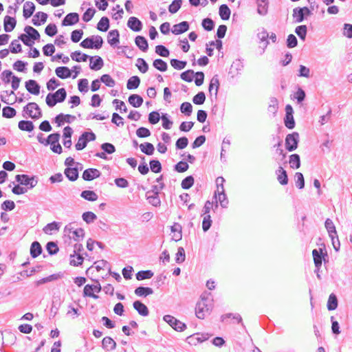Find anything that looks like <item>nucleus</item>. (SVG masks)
<instances>
[{"instance_id": "nucleus-59", "label": "nucleus", "mask_w": 352, "mask_h": 352, "mask_svg": "<svg viewBox=\"0 0 352 352\" xmlns=\"http://www.w3.org/2000/svg\"><path fill=\"white\" fill-rule=\"evenodd\" d=\"M171 66L177 70H182L184 69L187 65L186 60H180L176 58H173L170 61Z\"/></svg>"}, {"instance_id": "nucleus-54", "label": "nucleus", "mask_w": 352, "mask_h": 352, "mask_svg": "<svg viewBox=\"0 0 352 352\" xmlns=\"http://www.w3.org/2000/svg\"><path fill=\"white\" fill-rule=\"evenodd\" d=\"M324 226L328 232L329 236H334V234H338L336 226L331 219L329 218L327 219L324 222Z\"/></svg>"}, {"instance_id": "nucleus-24", "label": "nucleus", "mask_w": 352, "mask_h": 352, "mask_svg": "<svg viewBox=\"0 0 352 352\" xmlns=\"http://www.w3.org/2000/svg\"><path fill=\"white\" fill-rule=\"evenodd\" d=\"M35 5L32 1H26L23 5V16L27 19L31 17L35 11Z\"/></svg>"}, {"instance_id": "nucleus-27", "label": "nucleus", "mask_w": 352, "mask_h": 352, "mask_svg": "<svg viewBox=\"0 0 352 352\" xmlns=\"http://www.w3.org/2000/svg\"><path fill=\"white\" fill-rule=\"evenodd\" d=\"M28 108H32L36 110V113L35 114H30V118L34 120L39 119L42 117V111L39 107V106L36 102H29L23 107V111H28Z\"/></svg>"}, {"instance_id": "nucleus-37", "label": "nucleus", "mask_w": 352, "mask_h": 352, "mask_svg": "<svg viewBox=\"0 0 352 352\" xmlns=\"http://www.w3.org/2000/svg\"><path fill=\"white\" fill-rule=\"evenodd\" d=\"M182 227L179 223H175L173 226H171L170 230L172 232H174L173 239L175 241H179L182 239Z\"/></svg>"}, {"instance_id": "nucleus-47", "label": "nucleus", "mask_w": 352, "mask_h": 352, "mask_svg": "<svg viewBox=\"0 0 352 352\" xmlns=\"http://www.w3.org/2000/svg\"><path fill=\"white\" fill-rule=\"evenodd\" d=\"M327 309L329 311H333L338 307V298L336 294H331L327 301Z\"/></svg>"}, {"instance_id": "nucleus-58", "label": "nucleus", "mask_w": 352, "mask_h": 352, "mask_svg": "<svg viewBox=\"0 0 352 352\" xmlns=\"http://www.w3.org/2000/svg\"><path fill=\"white\" fill-rule=\"evenodd\" d=\"M136 66L138 67L139 71L142 74H145L148 70V64L142 58H138L137 59Z\"/></svg>"}, {"instance_id": "nucleus-13", "label": "nucleus", "mask_w": 352, "mask_h": 352, "mask_svg": "<svg viewBox=\"0 0 352 352\" xmlns=\"http://www.w3.org/2000/svg\"><path fill=\"white\" fill-rule=\"evenodd\" d=\"M79 21V14L77 12L67 14L61 21L62 26H72Z\"/></svg>"}, {"instance_id": "nucleus-36", "label": "nucleus", "mask_w": 352, "mask_h": 352, "mask_svg": "<svg viewBox=\"0 0 352 352\" xmlns=\"http://www.w3.org/2000/svg\"><path fill=\"white\" fill-rule=\"evenodd\" d=\"M18 127L21 131L32 132L34 129V123L30 120H21L18 123Z\"/></svg>"}, {"instance_id": "nucleus-42", "label": "nucleus", "mask_w": 352, "mask_h": 352, "mask_svg": "<svg viewBox=\"0 0 352 352\" xmlns=\"http://www.w3.org/2000/svg\"><path fill=\"white\" fill-rule=\"evenodd\" d=\"M80 197L89 201H95L98 199V195L93 190H85L81 192Z\"/></svg>"}, {"instance_id": "nucleus-35", "label": "nucleus", "mask_w": 352, "mask_h": 352, "mask_svg": "<svg viewBox=\"0 0 352 352\" xmlns=\"http://www.w3.org/2000/svg\"><path fill=\"white\" fill-rule=\"evenodd\" d=\"M43 252V249L40 243L35 241L32 243L30 246V256L33 258H37Z\"/></svg>"}, {"instance_id": "nucleus-53", "label": "nucleus", "mask_w": 352, "mask_h": 352, "mask_svg": "<svg viewBox=\"0 0 352 352\" xmlns=\"http://www.w3.org/2000/svg\"><path fill=\"white\" fill-rule=\"evenodd\" d=\"M84 258L82 254H78L77 255L71 254L69 264L72 266H80L82 264Z\"/></svg>"}, {"instance_id": "nucleus-9", "label": "nucleus", "mask_w": 352, "mask_h": 352, "mask_svg": "<svg viewBox=\"0 0 352 352\" xmlns=\"http://www.w3.org/2000/svg\"><path fill=\"white\" fill-rule=\"evenodd\" d=\"M212 335L208 333H196L188 336L186 341L190 345H197L208 340Z\"/></svg>"}, {"instance_id": "nucleus-43", "label": "nucleus", "mask_w": 352, "mask_h": 352, "mask_svg": "<svg viewBox=\"0 0 352 352\" xmlns=\"http://www.w3.org/2000/svg\"><path fill=\"white\" fill-rule=\"evenodd\" d=\"M140 84V78L138 76H131L126 82V87L129 90L137 89Z\"/></svg>"}, {"instance_id": "nucleus-7", "label": "nucleus", "mask_w": 352, "mask_h": 352, "mask_svg": "<svg viewBox=\"0 0 352 352\" xmlns=\"http://www.w3.org/2000/svg\"><path fill=\"white\" fill-rule=\"evenodd\" d=\"M163 320L177 331L182 332L187 328L185 323L181 322L173 316L165 315L163 317Z\"/></svg>"}, {"instance_id": "nucleus-46", "label": "nucleus", "mask_w": 352, "mask_h": 352, "mask_svg": "<svg viewBox=\"0 0 352 352\" xmlns=\"http://www.w3.org/2000/svg\"><path fill=\"white\" fill-rule=\"evenodd\" d=\"M154 275V273L150 270H140L135 274V278L138 280H143L145 279L151 278Z\"/></svg>"}, {"instance_id": "nucleus-64", "label": "nucleus", "mask_w": 352, "mask_h": 352, "mask_svg": "<svg viewBox=\"0 0 352 352\" xmlns=\"http://www.w3.org/2000/svg\"><path fill=\"white\" fill-rule=\"evenodd\" d=\"M82 218L84 221L89 224L94 222V221L97 219V216L93 212L87 211L82 214Z\"/></svg>"}, {"instance_id": "nucleus-28", "label": "nucleus", "mask_w": 352, "mask_h": 352, "mask_svg": "<svg viewBox=\"0 0 352 352\" xmlns=\"http://www.w3.org/2000/svg\"><path fill=\"white\" fill-rule=\"evenodd\" d=\"M55 74L58 78L66 79L71 77V69L66 66L58 67L55 69Z\"/></svg>"}, {"instance_id": "nucleus-20", "label": "nucleus", "mask_w": 352, "mask_h": 352, "mask_svg": "<svg viewBox=\"0 0 352 352\" xmlns=\"http://www.w3.org/2000/svg\"><path fill=\"white\" fill-rule=\"evenodd\" d=\"M312 256L314 262H326V258H328V254L326 250L320 248L319 250L314 249L312 250Z\"/></svg>"}, {"instance_id": "nucleus-21", "label": "nucleus", "mask_w": 352, "mask_h": 352, "mask_svg": "<svg viewBox=\"0 0 352 352\" xmlns=\"http://www.w3.org/2000/svg\"><path fill=\"white\" fill-rule=\"evenodd\" d=\"M63 276V274L62 272H59L57 274H53L50 275L47 277L43 278L40 280H38L34 283L35 287H39L43 284H45L49 282L56 280L59 278H61Z\"/></svg>"}, {"instance_id": "nucleus-19", "label": "nucleus", "mask_w": 352, "mask_h": 352, "mask_svg": "<svg viewBox=\"0 0 352 352\" xmlns=\"http://www.w3.org/2000/svg\"><path fill=\"white\" fill-rule=\"evenodd\" d=\"M189 23L188 21H184L177 24H175L171 29V32L173 34L178 35L187 32L189 30Z\"/></svg>"}, {"instance_id": "nucleus-60", "label": "nucleus", "mask_w": 352, "mask_h": 352, "mask_svg": "<svg viewBox=\"0 0 352 352\" xmlns=\"http://www.w3.org/2000/svg\"><path fill=\"white\" fill-rule=\"evenodd\" d=\"M85 138V135L82 133L78 138V142L75 144V148L77 151H82L87 146L89 140H86Z\"/></svg>"}, {"instance_id": "nucleus-5", "label": "nucleus", "mask_w": 352, "mask_h": 352, "mask_svg": "<svg viewBox=\"0 0 352 352\" xmlns=\"http://www.w3.org/2000/svg\"><path fill=\"white\" fill-rule=\"evenodd\" d=\"M15 180L20 185L25 186L28 189H32L36 186L38 184V177L33 175L30 176L26 174L16 175L15 176Z\"/></svg>"}, {"instance_id": "nucleus-39", "label": "nucleus", "mask_w": 352, "mask_h": 352, "mask_svg": "<svg viewBox=\"0 0 352 352\" xmlns=\"http://www.w3.org/2000/svg\"><path fill=\"white\" fill-rule=\"evenodd\" d=\"M219 14L221 19L223 21H227L230 19L231 10L226 4H222L219 8Z\"/></svg>"}, {"instance_id": "nucleus-14", "label": "nucleus", "mask_w": 352, "mask_h": 352, "mask_svg": "<svg viewBox=\"0 0 352 352\" xmlns=\"http://www.w3.org/2000/svg\"><path fill=\"white\" fill-rule=\"evenodd\" d=\"M101 175L99 170L94 168H89L84 170L82 173V178L85 181H91L94 179L98 178Z\"/></svg>"}, {"instance_id": "nucleus-12", "label": "nucleus", "mask_w": 352, "mask_h": 352, "mask_svg": "<svg viewBox=\"0 0 352 352\" xmlns=\"http://www.w3.org/2000/svg\"><path fill=\"white\" fill-rule=\"evenodd\" d=\"M214 198L215 199V208H218V201L222 208H227L228 199L224 189L221 190H217V192H214Z\"/></svg>"}, {"instance_id": "nucleus-2", "label": "nucleus", "mask_w": 352, "mask_h": 352, "mask_svg": "<svg viewBox=\"0 0 352 352\" xmlns=\"http://www.w3.org/2000/svg\"><path fill=\"white\" fill-rule=\"evenodd\" d=\"M67 97V91L65 88H60L54 93H49L45 98L47 105L52 108L57 103L65 101Z\"/></svg>"}, {"instance_id": "nucleus-41", "label": "nucleus", "mask_w": 352, "mask_h": 352, "mask_svg": "<svg viewBox=\"0 0 352 352\" xmlns=\"http://www.w3.org/2000/svg\"><path fill=\"white\" fill-rule=\"evenodd\" d=\"M109 27V18L107 16H102L98 23L96 28L100 32H107Z\"/></svg>"}, {"instance_id": "nucleus-8", "label": "nucleus", "mask_w": 352, "mask_h": 352, "mask_svg": "<svg viewBox=\"0 0 352 352\" xmlns=\"http://www.w3.org/2000/svg\"><path fill=\"white\" fill-rule=\"evenodd\" d=\"M311 14V12L307 7L295 8L293 10V18L296 23L302 22L307 16Z\"/></svg>"}, {"instance_id": "nucleus-50", "label": "nucleus", "mask_w": 352, "mask_h": 352, "mask_svg": "<svg viewBox=\"0 0 352 352\" xmlns=\"http://www.w3.org/2000/svg\"><path fill=\"white\" fill-rule=\"evenodd\" d=\"M153 66L157 70L164 72L168 69V65L166 61L161 58L155 59L153 63Z\"/></svg>"}, {"instance_id": "nucleus-29", "label": "nucleus", "mask_w": 352, "mask_h": 352, "mask_svg": "<svg viewBox=\"0 0 352 352\" xmlns=\"http://www.w3.org/2000/svg\"><path fill=\"white\" fill-rule=\"evenodd\" d=\"M276 175H277V180L281 185H287L288 184V176L287 171L279 166L276 170Z\"/></svg>"}, {"instance_id": "nucleus-38", "label": "nucleus", "mask_w": 352, "mask_h": 352, "mask_svg": "<svg viewBox=\"0 0 352 352\" xmlns=\"http://www.w3.org/2000/svg\"><path fill=\"white\" fill-rule=\"evenodd\" d=\"M214 87H215L214 95H215V98L217 99L218 91H219V87H220L219 76L217 74L214 75L213 77L212 78V79L210 80L209 87H208V90L210 94L212 93V91Z\"/></svg>"}, {"instance_id": "nucleus-51", "label": "nucleus", "mask_w": 352, "mask_h": 352, "mask_svg": "<svg viewBox=\"0 0 352 352\" xmlns=\"http://www.w3.org/2000/svg\"><path fill=\"white\" fill-rule=\"evenodd\" d=\"M295 33L298 35L302 41H305L307 34V27L306 25H300L296 28Z\"/></svg>"}, {"instance_id": "nucleus-31", "label": "nucleus", "mask_w": 352, "mask_h": 352, "mask_svg": "<svg viewBox=\"0 0 352 352\" xmlns=\"http://www.w3.org/2000/svg\"><path fill=\"white\" fill-rule=\"evenodd\" d=\"M134 293L139 297H146L153 294V289L149 287L139 286L134 290Z\"/></svg>"}, {"instance_id": "nucleus-6", "label": "nucleus", "mask_w": 352, "mask_h": 352, "mask_svg": "<svg viewBox=\"0 0 352 352\" xmlns=\"http://www.w3.org/2000/svg\"><path fill=\"white\" fill-rule=\"evenodd\" d=\"M300 141L299 133L298 132H293L289 133L285 138V148L289 152L295 151L298 146Z\"/></svg>"}, {"instance_id": "nucleus-56", "label": "nucleus", "mask_w": 352, "mask_h": 352, "mask_svg": "<svg viewBox=\"0 0 352 352\" xmlns=\"http://www.w3.org/2000/svg\"><path fill=\"white\" fill-rule=\"evenodd\" d=\"M195 183V179L192 175L186 177L181 183V186L184 190L190 188Z\"/></svg>"}, {"instance_id": "nucleus-10", "label": "nucleus", "mask_w": 352, "mask_h": 352, "mask_svg": "<svg viewBox=\"0 0 352 352\" xmlns=\"http://www.w3.org/2000/svg\"><path fill=\"white\" fill-rule=\"evenodd\" d=\"M107 42L113 47H121L118 46L120 43V32L117 29L111 30L108 32ZM123 47L125 49L128 48L127 46H124Z\"/></svg>"}, {"instance_id": "nucleus-61", "label": "nucleus", "mask_w": 352, "mask_h": 352, "mask_svg": "<svg viewBox=\"0 0 352 352\" xmlns=\"http://www.w3.org/2000/svg\"><path fill=\"white\" fill-rule=\"evenodd\" d=\"M84 297H91L94 299H98L99 296L94 294L92 285L87 284L85 286L83 289Z\"/></svg>"}, {"instance_id": "nucleus-26", "label": "nucleus", "mask_w": 352, "mask_h": 352, "mask_svg": "<svg viewBox=\"0 0 352 352\" xmlns=\"http://www.w3.org/2000/svg\"><path fill=\"white\" fill-rule=\"evenodd\" d=\"M66 177L71 182H75L79 177L78 168L67 167L64 170Z\"/></svg>"}, {"instance_id": "nucleus-25", "label": "nucleus", "mask_w": 352, "mask_h": 352, "mask_svg": "<svg viewBox=\"0 0 352 352\" xmlns=\"http://www.w3.org/2000/svg\"><path fill=\"white\" fill-rule=\"evenodd\" d=\"M243 68V64L240 59L235 60L230 69L229 74L232 75V77L234 78L235 76L240 74V72Z\"/></svg>"}, {"instance_id": "nucleus-52", "label": "nucleus", "mask_w": 352, "mask_h": 352, "mask_svg": "<svg viewBox=\"0 0 352 352\" xmlns=\"http://www.w3.org/2000/svg\"><path fill=\"white\" fill-rule=\"evenodd\" d=\"M46 250L50 255H55L59 251V248L56 242L49 241L45 245Z\"/></svg>"}, {"instance_id": "nucleus-15", "label": "nucleus", "mask_w": 352, "mask_h": 352, "mask_svg": "<svg viewBox=\"0 0 352 352\" xmlns=\"http://www.w3.org/2000/svg\"><path fill=\"white\" fill-rule=\"evenodd\" d=\"M28 91L33 95L38 96L40 93L41 86L35 80H28L25 82Z\"/></svg>"}, {"instance_id": "nucleus-33", "label": "nucleus", "mask_w": 352, "mask_h": 352, "mask_svg": "<svg viewBox=\"0 0 352 352\" xmlns=\"http://www.w3.org/2000/svg\"><path fill=\"white\" fill-rule=\"evenodd\" d=\"M102 347L107 351L114 350L116 348V342L111 337L106 336L102 340Z\"/></svg>"}, {"instance_id": "nucleus-57", "label": "nucleus", "mask_w": 352, "mask_h": 352, "mask_svg": "<svg viewBox=\"0 0 352 352\" xmlns=\"http://www.w3.org/2000/svg\"><path fill=\"white\" fill-rule=\"evenodd\" d=\"M151 170L155 173H159L162 170V166L158 160H151L149 162Z\"/></svg>"}, {"instance_id": "nucleus-44", "label": "nucleus", "mask_w": 352, "mask_h": 352, "mask_svg": "<svg viewBox=\"0 0 352 352\" xmlns=\"http://www.w3.org/2000/svg\"><path fill=\"white\" fill-rule=\"evenodd\" d=\"M278 141L276 144L273 146V148H276V154L280 157V160L283 161L285 159L287 153L282 148L283 140L278 137Z\"/></svg>"}, {"instance_id": "nucleus-22", "label": "nucleus", "mask_w": 352, "mask_h": 352, "mask_svg": "<svg viewBox=\"0 0 352 352\" xmlns=\"http://www.w3.org/2000/svg\"><path fill=\"white\" fill-rule=\"evenodd\" d=\"M16 25V19L15 17L6 16L3 19V28L6 32H12Z\"/></svg>"}, {"instance_id": "nucleus-34", "label": "nucleus", "mask_w": 352, "mask_h": 352, "mask_svg": "<svg viewBox=\"0 0 352 352\" xmlns=\"http://www.w3.org/2000/svg\"><path fill=\"white\" fill-rule=\"evenodd\" d=\"M128 102L132 107L138 108L142 106L144 100L141 96L133 94L129 96L128 98Z\"/></svg>"}, {"instance_id": "nucleus-18", "label": "nucleus", "mask_w": 352, "mask_h": 352, "mask_svg": "<svg viewBox=\"0 0 352 352\" xmlns=\"http://www.w3.org/2000/svg\"><path fill=\"white\" fill-rule=\"evenodd\" d=\"M133 307L141 316L146 317L149 315V310L147 306L142 301L137 300L133 303Z\"/></svg>"}, {"instance_id": "nucleus-32", "label": "nucleus", "mask_w": 352, "mask_h": 352, "mask_svg": "<svg viewBox=\"0 0 352 352\" xmlns=\"http://www.w3.org/2000/svg\"><path fill=\"white\" fill-rule=\"evenodd\" d=\"M135 43L142 52H145L148 50V41L146 38L143 36H137L135 38Z\"/></svg>"}, {"instance_id": "nucleus-55", "label": "nucleus", "mask_w": 352, "mask_h": 352, "mask_svg": "<svg viewBox=\"0 0 352 352\" xmlns=\"http://www.w3.org/2000/svg\"><path fill=\"white\" fill-rule=\"evenodd\" d=\"M16 114V111L14 108L6 106L2 109V116L6 118H12Z\"/></svg>"}, {"instance_id": "nucleus-40", "label": "nucleus", "mask_w": 352, "mask_h": 352, "mask_svg": "<svg viewBox=\"0 0 352 352\" xmlns=\"http://www.w3.org/2000/svg\"><path fill=\"white\" fill-rule=\"evenodd\" d=\"M289 164L290 167L293 169H298L300 167V157L297 153H294L289 155Z\"/></svg>"}, {"instance_id": "nucleus-3", "label": "nucleus", "mask_w": 352, "mask_h": 352, "mask_svg": "<svg viewBox=\"0 0 352 352\" xmlns=\"http://www.w3.org/2000/svg\"><path fill=\"white\" fill-rule=\"evenodd\" d=\"M103 39L99 35L91 36L85 38L80 43V47L85 49L99 50L102 47Z\"/></svg>"}, {"instance_id": "nucleus-1", "label": "nucleus", "mask_w": 352, "mask_h": 352, "mask_svg": "<svg viewBox=\"0 0 352 352\" xmlns=\"http://www.w3.org/2000/svg\"><path fill=\"white\" fill-rule=\"evenodd\" d=\"M70 56L72 59L76 62H85L89 59V67L91 70L98 71L104 66L103 59L99 56H91L82 53L80 50L72 52Z\"/></svg>"}, {"instance_id": "nucleus-63", "label": "nucleus", "mask_w": 352, "mask_h": 352, "mask_svg": "<svg viewBox=\"0 0 352 352\" xmlns=\"http://www.w3.org/2000/svg\"><path fill=\"white\" fill-rule=\"evenodd\" d=\"M100 79L102 82L109 87H113L116 85V81L109 74H103Z\"/></svg>"}, {"instance_id": "nucleus-30", "label": "nucleus", "mask_w": 352, "mask_h": 352, "mask_svg": "<svg viewBox=\"0 0 352 352\" xmlns=\"http://www.w3.org/2000/svg\"><path fill=\"white\" fill-rule=\"evenodd\" d=\"M24 32L29 35L30 41H33V44L35 41L40 39L41 36L38 30L30 25H26Z\"/></svg>"}, {"instance_id": "nucleus-4", "label": "nucleus", "mask_w": 352, "mask_h": 352, "mask_svg": "<svg viewBox=\"0 0 352 352\" xmlns=\"http://www.w3.org/2000/svg\"><path fill=\"white\" fill-rule=\"evenodd\" d=\"M207 298L201 296V300L198 301L195 307V314L199 319H204L206 314H210L212 310V305L207 304Z\"/></svg>"}, {"instance_id": "nucleus-62", "label": "nucleus", "mask_w": 352, "mask_h": 352, "mask_svg": "<svg viewBox=\"0 0 352 352\" xmlns=\"http://www.w3.org/2000/svg\"><path fill=\"white\" fill-rule=\"evenodd\" d=\"M201 25L205 30L210 32L214 28L215 23L210 18H205L202 20Z\"/></svg>"}, {"instance_id": "nucleus-17", "label": "nucleus", "mask_w": 352, "mask_h": 352, "mask_svg": "<svg viewBox=\"0 0 352 352\" xmlns=\"http://www.w3.org/2000/svg\"><path fill=\"white\" fill-rule=\"evenodd\" d=\"M258 32L256 34V37L259 40V43L261 44H263V52H264L265 48L269 45V34L264 28H261L258 29Z\"/></svg>"}, {"instance_id": "nucleus-49", "label": "nucleus", "mask_w": 352, "mask_h": 352, "mask_svg": "<svg viewBox=\"0 0 352 352\" xmlns=\"http://www.w3.org/2000/svg\"><path fill=\"white\" fill-rule=\"evenodd\" d=\"M269 0L265 2L257 3V13L261 16H265L268 13Z\"/></svg>"}, {"instance_id": "nucleus-16", "label": "nucleus", "mask_w": 352, "mask_h": 352, "mask_svg": "<svg viewBox=\"0 0 352 352\" xmlns=\"http://www.w3.org/2000/svg\"><path fill=\"white\" fill-rule=\"evenodd\" d=\"M127 26L132 31L139 32L142 30L143 24L138 18L131 16L127 21Z\"/></svg>"}, {"instance_id": "nucleus-48", "label": "nucleus", "mask_w": 352, "mask_h": 352, "mask_svg": "<svg viewBox=\"0 0 352 352\" xmlns=\"http://www.w3.org/2000/svg\"><path fill=\"white\" fill-rule=\"evenodd\" d=\"M60 229V223L53 221L47 223L43 229L45 234H51L52 231H58Z\"/></svg>"}, {"instance_id": "nucleus-45", "label": "nucleus", "mask_w": 352, "mask_h": 352, "mask_svg": "<svg viewBox=\"0 0 352 352\" xmlns=\"http://www.w3.org/2000/svg\"><path fill=\"white\" fill-rule=\"evenodd\" d=\"M141 151L146 155H152L155 151V147L150 142H144L140 145Z\"/></svg>"}, {"instance_id": "nucleus-23", "label": "nucleus", "mask_w": 352, "mask_h": 352, "mask_svg": "<svg viewBox=\"0 0 352 352\" xmlns=\"http://www.w3.org/2000/svg\"><path fill=\"white\" fill-rule=\"evenodd\" d=\"M48 15L47 13L43 12H37L33 16L32 19V23L35 26H40L41 24H44L47 19Z\"/></svg>"}, {"instance_id": "nucleus-11", "label": "nucleus", "mask_w": 352, "mask_h": 352, "mask_svg": "<svg viewBox=\"0 0 352 352\" xmlns=\"http://www.w3.org/2000/svg\"><path fill=\"white\" fill-rule=\"evenodd\" d=\"M155 190H157V185L152 186V189L146 192V196L150 204L158 207L161 205V201Z\"/></svg>"}]
</instances>
